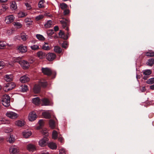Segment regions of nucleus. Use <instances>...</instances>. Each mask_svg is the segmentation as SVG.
<instances>
[{
    "label": "nucleus",
    "mask_w": 154,
    "mask_h": 154,
    "mask_svg": "<svg viewBox=\"0 0 154 154\" xmlns=\"http://www.w3.org/2000/svg\"><path fill=\"white\" fill-rule=\"evenodd\" d=\"M42 105L44 106H48L50 104L49 100L46 98H44L42 100Z\"/></svg>",
    "instance_id": "nucleus-23"
},
{
    "label": "nucleus",
    "mask_w": 154,
    "mask_h": 154,
    "mask_svg": "<svg viewBox=\"0 0 154 154\" xmlns=\"http://www.w3.org/2000/svg\"><path fill=\"white\" fill-rule=\"evenodd\" d=\"M34 61V59L32 57H30L29 59V63H32Z\"/></svg>",
    "instance_id": "nucleus-54"
},
{
    "label": "nucleus",
    "mask_w": 154,
    "mask_h": 154,
    "mask_svg": "<svg viewBox=\"0 0 154 154\" xmlns=\"http://www.w3.org/2000/svg\"><path fill=\"white\" fill-rule=\"evenodd\" d=\"M25 5L26 6L27 9L28 10L30 9L31 8V5L29 4L28 3H25Z\"/></svg>",
    "instance_id": "nucleus-55"
},
{
    "label": "nucleus",
    "mask_w": 154,
    "mask_h": 154,
    "mask_svg": "<svg viewBox=\"0 0 154 154\" xmlns=\"http://www.w3.org/2000/svg\"><path fill=\"white\" fill-rule=\"evenodd\" d=\"M59 35L60 37L63 38L64 39H66L68 38V36H65L64 33L62 30H60Z\"/></svg>",
    "instance_id": "nucleus-27"
},
{
    "label": "nucleus",
    "mask_w": 154,
    "mask_h": 154,
    "mask_svg": "<svg viewBox=\"0 0 154 154\" xmlns=\"http://www.w3.org/2000/svg\"><path fill=\"white\" fill-rule=\"evenodd\" d=\"M13 76L12 75H6L4 77L5 80L7 82L12 80Z\"/></svg>",
    "instance_id": "nucleus-15"
},
{
    "label": "nucleus",
    "mask_w": 154,
    "mask_h": 154,
    "mask_svg": "<svg viewBox=\"0 0 154 154\" xmlns=\"http://www.w3.org/2000/svg\"><path fill=\"white\" fill-rule=\"evenodd\" d=\"M52 21L51 20H49L44 25V26L46 28H49L52 26Z\"/></svg>",
    "instance_id": "nucleus-26"
},
{
    "label": "nucleus",
    "mask_w": 154,
    "mask_h": 154,
    "mask_svg": "<svg viewBox=\"0 0 154 154\" xmlns=\"http://www.w3.org/2000/svg\"><path fill=\"white\" fill-rule=\"evenodd\" d=\"M29 80V78L26 75H24L20 78V81L22 83H24L27 82Z\"/></svg>",
    "instance_id": "nucleus-13"
},
{
    "label": "nucleus",
    "mask_w": 154,
    "mask_h": 154,
    "mask_svg": "<svg viewBox=\"0 0 154 154\" xmlns=\"http://www.w3.org/2000/svg\"><path fill=\"white\" fill-rule=\"evenodd\" d=\"M143 74L146 75H148L152 73V71L150 69L144 70L143 71Z\"/></svg>",
    "instance_id": "nucleus-32"
},
{
    "label": "nucleus",
    "mask_w": 154,
    "mask_h": 154,
    "mask_svg": "<svg viewBox=\"0 0 154 154\" xmlns=\"http://www.w3.org/2000/svg\"><path fill=\"white\" fill-rule=\"evenodd\" d=\"M31 19L27 18L25 19L24 21L26 23L30 22H31Z\"/></svg>",
    "instance_id": "nucleus-57"
},
{
    "label": "nucleus",
    "mask_w": 154,
    "mask_h": 154,
    "mask_svg": "<svg viewBox=\"0 0 154 154\" xmlns=\"http://www.w3.org/2000/svg\"><path fill=\"white\" fill-rule=\"evenodd\" d=\"M15 84L13 82L8 83L5 85L3 87V90L5 92H7L12 90L15 87Z\"/></svg>",
    "instance_id": "nucleus-3"
},
{
    "label": "nucleus",
    "mask_w": 154,
    "mask_h": 154,
    "mask_svg": "<svg viewBox=\"0 0 154 154\" xmlns=\"http://www.w3.org/2000/svg\"><path fill=\"white\" fill-rule=\"evenodd\" d=\"M146 55L149 57H153L154 56V52L149 51L146 53Z\"/></svg>",
    "instance_id": "nucleus-33"
},
{
    "label": "nucleus",
    "mask_w": 154,
    "mask_h": 154,
    "mask_svg": "<svg viewBox=\"0 0 154 154\" xmlns=\"http://www.w3.org/2000/svg\"><path fill=\"white\" fill-rule=\"evenodd\" d=\"M14 17L12 15H10L6 17L5 21L7 23H10L14 21Z\"/></svg>",
    "instance_id": "nucleus-12"
},
{
    "label": "nucleus",
    "mask_w": 154,
    "mask_h": 154,
    "mask_svg": "<svg viewBox=\"0 0 154 154\" xmlns=\"http://www.w3.org/2000/svg\"><path fill=\"white\" fill-rule=\"evenodd\" d=\"M6 116L12 119H16L18 117V114L12 111H8L6 113Z\"/></svg>",
    "instance_id": "nucleus-4"
},
{
    "label": "nucleus",
    "mask_w": 154,
    "mask_h": 154,
    "mask_svg": "<svg viewBox=\"0 0 154 154\" xmlns=\"http://www.w3.org/2000/svg\"><path fill=\"white\" fill-rule=\"evenodd\" d=\"M154 64V59L150 58L146 62V64L149 66H152Z\"/></svg>",
    "instance_id": "nucleus-25"
},
{
    "label": "nucleus",
    "mask_w": 154,
    "mask_h": 154,
    "mask_svg": "<svg viewBox=\"0 0 154 154\" xmlns=\"http://www.w3.org/2000/svg\"><path fill=\"white\" fill-rule=\"evenodd\" d=\"M48 43L45 42V44L42 46V48L45 50H49L50 49V47L48 45Z\"/></svg>",
    "instance_id": "nucleus-35"
},
{
    "label": "nucleus",
    "mask_w": 154,
    "mask_h": 154,
    "mask_svg": "<svg viewBox=\"0 0 154 154\" xmlns=\"http://www.w3.org/2000/svg\"><path fill=\"white\" fill-rule=\"evenodd\" d=\"M20 64L24 69H27L29 66V62L23 60L20 62Z\"/></svg>",
    "instance_id": "nucleus-8"
},
{
    "label": "nucleus",
    "mask_w": 154,
    "mask_h": 154,
    "mask_svg": "<svg viewBox=\"0 0 154 154\" xmlns=\"http://www.w3.org/2000/svg\"><path fill=\"white\" fill-rule=\"evenodd\" d=\"M19 52L22 53H24L26 52L27 51V48L26 47L21 45L18 47L17 48Z\"/></svg>",
    "instance_id": "nucleus-10"
},
{
    "label": "nucleus",
    "mask_w": 154,
    "mask_h": 154,
    "mask_svg": "<svg viewBox=\"0 0 154 154\" xmlns=\"http://www.w3.org/2000/svg\"><path fill=\"white\" fill-rule=\"evenodd\" d=\"M42 115L45 119H50L51 117V115L50 113L47 112H43Z\"/></svg>",
    "instance_id": "nucleus-30"
},
{
    "label": "nucleus",
    "mask_w": 154,
    "mask_h": 154,
    "mask_svg": "<svg viewBox=\"0 0 154 154\" xmlns=\"http://www.w3.org/2000/svg\"><path fill=\"white\" fill-rule=\"evenodd\" d=\"M58 140L59 141H60L61 142H63V139L62 137H59L58 139Z\"/></svg>",
    "instance_id": "nucleus-63"
},
{
    "label": "nucleus",
    "mask_w": 154,
    "mask_h": 154,
    "mask_svg": "<svg viewBox=\"0 0 154 154\" xmlns=\"http://www.w3.org/2000/svg\"><path fill=\"white\" fill-rule=\"evenodd\" d=\"M150 88L152 90H154V84L150 86Z\"/></svg>",
    "instance_id": "nucleus-62"
},
{
    "label": "nucleus",
    "mask_w": 154,
    "mask_h": 154,
    "mask_svg": "<svg viewBox=\"0 0 154 154\" xmlns=\"http://www.w3.org/2000/svg\"><path fill=\"white\" fill-rule=\"evenodd\" d=\"M27 149L30 151L33 152L36 149L35 146L32 144H29L27 146Z\"/></svg>",
    "instance_id": "nucleus-14"
},
{
    "label": "nucleus",
    "mask_w": 154,
    "mask_h": 154,
    "mask_svg": "<svg viewBox=\"0 0 154 154\" xmlns=\"http://www.w3.org/2000/svg\"><path fill=\"white\" fill-rule=\"evenodd\" d=\"M37 38L40 41H44L45 40V38L42 35L37 34L36 35Z\"/></svg>",
    "instance_id": "nucleus-34"
},
{
    "label": "nucleus",
    "mask_w": 154,
    "mask_h": 154,
    "mask_svg": "<svg viewBox=\"0 0 154 154\" xmlns=\"http://www.w3.org/2000/svg\"><path fill=\"white\" fill-rule=\"evenodd\" d=\"M12 131V129L10 128H6L4 131L6 133H9Z\"/></svg>",
    "instance_id": "nucleus-47"
},
{
    "label": "nucleus",
    "mask_w": 154,
    "mask_h": 154,
    "mask_svg": "<svg viewBox=\"0 0 154 154\" xmlns=\"http://www.w3.org/2000/svg\"><path fill=\"white\" fill-rule=\"evenodd\" d=\"M38 85L40 86V88L42 87L43 88H45L47 86L48 83L47 82L43 81L39 82Z\"/></svg>",
    "instance_id": "nucleus-17"
},
{
    "label": "nucleus",
    "mask_w": 154,
    "mask_h": 154,
    "mask_svg": "<svg viewBox=\"0 0 154 154\" xmlns=\"http://www.w3.org/2000/svg\"><path fill=\"white\" fill-rule=\"evenodd\" d=\"M4 140V138L3 137H0V142H2Z\"/></svg>",
    "instance_id": "nucleus-64"
},
{
    "label": "nucleus",
    "mask_w": 154,
    "mask_h": 154,
    "mask_svg": "<svg viewBox=\"0 0 154 154\" xmlns=\"http://www.w3.org/2000/svg\"><path fill=\"white\" fill-rule=\"evenodd\" d=\"M10 152L11 154H18L19 150L16 147L12 146L10 149Z\"/></svg>",
    "instance_id": "nucleus-11"
},
{
    "label": "nucleus",
    "mask_w": 154,
    "mask_h": 154,
    "mask_svg": "<svg viewBox=\"0 0 154 154\" xmlns=\"http://www.w3.org/2000/svg\"><path fill=\"white\" fill-rule=\"evenodd\" d=\"M28 90V87L24 85L21 88V91L23 92H26Z\"/></svg>",
    "instance_id": "nucleus-43"
},
{
    "label": "nucleus",
    "mask_w": 154,
    "mask_h": 154,
    "mask_svg": "<svg viewBox=\"0 0 154 154\" xmlns=\"http://www.w3.org/2000/svg\"><path fill=\"white\" fill-rule=\"evenodd\" d=\"M2 8L1 9V10L3 11H5L8 8V7L5 5H2Z\"/></svg>",
    "instance_id": "nucleus-51"
},
{
    "label": "nucleus",
    "mask_w": 154,
    "mask_h": 154,
    "mask_svg": "<svg viewBox=\"0 0 154 154\" xmlns=\"http://www.w3.org/2000/svg\"><path fill=\"white\" fill-rule=\"evenodd\" d=\"M56 57V55L54 53H49L46 55V59L50 61H53Z\"/></svg>",
    "instance_id": "nucleus-5"
},
{
    "label": "nucleus",
    "mask_w": 154,
    "mask_h": 154,
    "mask_svg": "<svg viewBox=\"0 0 154 154\" xmlns=\"http://www.w3.org/2000/svg\"><path fill=\"white\" fill-rule=\"evenodd\" d=\"M22 59H21L20 57H17L15 58L14 59V61L15 62H18L20 64V62L21 61Z\"/></svg>",
    "instance_id": "nucleus-42"
},
{
    "label": "nucleus",
    "mask_w": 154,
    "mask_h": 154,
    "mask_svg": "<svg viewBox=\"0 0 154 154\" xmlns=\"http://www.w3.org/2000/svg\"><path fill=\"white\" fill-rule=\"evenodd\" d=\"M54 51L56 53L60 54L62 52V49L59 46H55L54 47Z\"/></svg>",
    "instance_id": "nucleus-31"
},
{
    "label": "nucleus",
    "mask_w": 154,
    "mask_h": 154,
    "mask_svg": "<svg viewBox=\"0 0 154 154\" xmlns=\"http://www.w3.org/2000/svg\"><path fill=\"white\" fill-rule=\"evenodd\" d=\"M60 6L61 9L63 10L66 8L67 7V5L65 3L60 4Z\"/></svg>",
    "instance_id": "nucleus-41"
},
{
    "label": "nucleus",
    "mask_w": 154,
    "mask_h": 154,
    "mask_svg": "<svg viewBox=\"0 0 154 154\" xmlns=\"http://www.w3.org/2000/svg\"><path fill=\"white\" fill-rule=\"evenodd\" d=\"M41 88L38 85H35L33 88V91L35 93H39L40 90Z\"/></svg>",
    "instance_id": "nucleus-19"
},
{
    "label": "nucleus",
    "mask_w": 154,
    "mask_h": 154,
    "mask_svg": "<svg viewBox=\"0 0 154 154\" xmlns=\"http://www.w3.org/2000/svg\"><path fill=\"white\" fill-rule=\"evenodd\" d=\"M30 48L32 50H37L39 49V46L37 45H34L30 46Z\"/></svg>",
    "instance_id": "nucleus-40"
},
{
    "label": "nucleus",
    "mask_w": 154,
    "mask_h": 154,
    "mask_svg": "<svg viewBox=\"0 0 154 154\" xmlns=\"http://www.w3.org/2000/svg\"><path fill=\"white\" fill-rule=\"evenodd\" d=\"M23 136L25 138H27L31 135V132L30 131H26L23 132Z\"/></svg>",
    "instance_id": "nucleus-21"
},
{
    "label": "nucleus",
    "mask_w": 154,
    "mask_h": 154,
    "mask_svg": "<svg viewBox=\"0 0 154 154\" xmlns=\"http://www.w3.org/2000/svg\"><path fill=\"white\" fill-rule=\"evenodd\" d=\"M69 10H65L63 11L64 14V15H66L69 13Z\"/></svg>",
    "instance_id": "nucleus-58"
},
{
    "label": "nucleus",
    "mask_w": 154,
    "mask_h": 154,
    "mask_svg": "<svg viewBox=\"0 0 154 154\" xmlns=\"http://www.w3.org/2000/svg\"><path fill=\"white\" fill-rule=\"evenodd\" d=\"M57 132L55 130L53 131L52 132V138L53 139H56L57 138Z\"/></svg>",
    "instance_id": "nucleus-38"
},
{
    "label": "nucleus",
    "mask_w": 154,
    "mask_h": 154,
    "mask_svg": "<svg viewBox=\"0 0 154 154\" xmlns=\"http://www.w3.org/2000/svg\"><path fill=\"white\" fill-rule=\"evenodd\" d=\"M32 103L35 105L40 104V99L38 97H35L32 99Z\"/></svg>",
    "instance_id": "nucleus-20"
},
{
    "label": "nucleus",
    "mask_w": 154,
    "mask_h": 154,
    "mask_svg": "<svg viewBox=\"0 0 154 154\" xmlns=\"http://www.w3.org/2000/svg\"><path fill=\"white\" fill-rule=\"evenodd\" d=\"M67 44L66 42H63L62 44V46L63 48H67Z\"/></svg>",
    "instance_id": "nucleus-59"
},
{
    "label": "nucleus",
    "mask_w": 154,
    "mask_h": 154,
    "mask_svg": "<svg viewBox=\"0 0 154 154\" xmlns=\"http://www.w3.org/2000/svg\"><path fill=\"white\" fill-rule=\"evenodd\" d=\"M42 133L45 136H47L48 135V133L46 130H42L41 131Z\"/></svg>",
    "instance_id": "nucleus-48"
},
{
    "label": "nucleus",
    "mask_w": 154,
    "mask_h": 154,
    "mask_svg": "<svg viewBox=\"0 0 154 154\" xmlns=\"http://www.w3.org/2000/svg\"><path fill=\"white\" fill-rule=\"evenodd\" d=\"M4 64V63L3 61H0V69H1L3 68Z\"/></svg>",
    "instance_id": "nucleus-52"
},
{
    "label": "nucleus",
    "mask_w": 154,
    "mask_h": 154,
    "mask_svg": "<svg viewBox=\"0 0 154 154\" xmlns=\"http://www.w3.org/2000/svg\"><path fill=\"white\" fill-rule=\"evenodd\" d=\"M20 37L21 39L24 41H26L28 38V36L24 33H21Z\"/></svg>",
    "instance_id": "nucleus-28"
},
{
    "label": "nucleus",
    "mask_w": 154,
    "mask_h": 154,
    "mask_svg": "<svg viewBox=\"0 0 154 154\" xmlns=\"http://www.w3.org/2000/svg\"><path fill=\"white\" fill-rule=\"evenodd\" d=\"M54 29L55 31H57L59 30V27L57 26H56L54 27Z\"/></svg>",
    "instance_id": "nucleus-60"
},
{
    "label": "nucleus",
    "mask_w": 154,
    "mask_h": 154,
    "mask_svg": "<svg viewBox=\"0 0 154 154\" xmlns=\"http://www.w3.org/2000/svg\"><path fill=\"white\" fill-rule=\"evenodd\" d=\"M6 45V44L5 42L0 41V48H3Z\"/></svg>",
    "instance_id": "nucleus-44"
},
{
    "label": "nucleus",
    "mask_w": 154,
    "mask_h": 154,
    "mask_svg": "<svg viewBox=\"0 0 154 154\" xmlns=\"http://www.w3.org/2000/svg\"><path fill=\"white\" fill-rule=\"evenodd\" d=\"M48 140V138L46 137H44L39 141V145L41 147H43L47 144V142Z\"/></svg>",
    "instance_id": "nucleus-7"
},
{
    "label": "nucleus",
    "mask_w": 154,
    "mask_h": 154,
    "mask_svg": "<svg viewBox=\"0 0 154 154\" xmlns=\"http://www.w3.org/2000/svg\"><path fill=\"white\" fill-rule=\"evenodd\" d=\"M66 151L63 149H62L60 150L59 151V154H65Z\"/></svg>",
    "instance_id": "nucleus-53"
},
{
    "label": "nucleus",
    "mask_w": 154,
    "mask_h": 154,
    "mask_svg": "<svg viewBox=\"0 0 154 154\" xmlns=\"http://www.w3.org/2000/svg\"><path fill=\"white\" fill-rule=\"evenodd\" d=\"M37 56L40 59H42L45 56V54L41 51H39L37 53Z\"/></svg>",
    "instance_id": "nucleus-18"
},
{
    "label": "nucleus",
    "mask_w": 154,
    "mask_h": 154,
    "mask_svg": "<svg viewBox=\"0 0 154 154\" xmlns=\"http://www.w3.org/2000/svg\"><path fill=\"white\" fill-rule=\"evenodd\" d=\"M141 91L142 92H144L146 91V88L144 87H143L141 89Z\"/></svg>",
    "instance_id": "nucleus-61"
},
{
    "label": "nucleus",
    "mask_w": 154,
    "mask_h": 154,
    "mask_svg": "<svg viewBox=\"0 0 154 154\" xmlns=\"http://www.w3.org/2000/svg\"><path fill=\"white\" fill-rule=\"evenodd\" d=\"M15 125L19 127H22L25 125V122L24 121L17 120L15 122Z\"/></svg>",
    "instance_id": "nucleus-22"
},
{
    "label": "nucleus",
    "mask_w": 154,
    "mask_h": 154,
    "mask_svg": "<svg viewBox=\"0 0 154 154\" xmlns=\"http://www.w3.org/2000/svg\"><path fill=\"white\" fill-rule=\"evenodd\" d=\"M26 14L25 13L22 12L21 13H20L19 14V16L20 17H24L25 15H26Z\"/></svg>",
    "instance_id": "nucleus-56"
},
{
    "label": "nucleus",
    "mask_w": 154,
    "mask_h": 154,
    "mask_svg": "<svg viewBox=\"0 0 154 154\" xmlns=\"http://www.w3.org/2000/svg\"><path fill=\"white\" fill-rule=\"evenodd\" d=\"M7 141L9 142V143H11L14 141L15 138L13 137V135H8V138H7Z\"/></svg>",
    "instance_id": "nucleus-24"
},
{
    "label": "nucleus",
    "mask_w": 154,
    "mask_h": 154,
    "mask_svg": "<svg viewBox=\"0 0 154 154\" xmlns=\"http://www.w3.org/2000/svg\"><path fill=\"white\" fill-rule=\"evenodd\" d=\"M45 2L44 0H41L38 4V7L39 8H42L44 7L43 3Z\"/></svg>",
    "instance_id": "nucleus-37"
},
{
    "label": "nucleus",
    "mask_w": 154,
    "mask_h": 154,
    "mask_svg": "<svg viewBox=\"0 0 154 154\" xmlns=\"http://www.w3.org/2000/svg\"><path fill=\"white\" fill-rule=\"evenodd\" d=\"M37 115L34 112H32L29 113L28 116V119L29 121H33L36 119Z\"/></svg>",
    "instance_id": "nucleus-6"
},
{
    "label": "nucleus",
    "mask_w": 154,
    "mask_h": 154,
    "mask_svg": "<svg viewBox=\"0 0 154 154\" xmlns=\"http://www.w3.org/2000/svg\"><path fill=\"white\" fill-rule=\"evenodd\" d=\"M2 104L5 107H7L10 105V97L7 95H3L2 97Z\"/></svg>",
    "instance_id": "nucleus-1"
},
{
    "label": "nucleus",
    "mask_w": 154,
    "mask_h": 154,
    "mask_svg": "<svg viewBox=\"0 0 154 154\" xmlns=\"http://www.w3.org/2000/svg\"><path fill=\"white\" fill-rule=\"evenodd\" d=\"M147 83L149 84H152L154 83V78H152L149 79L146 82Z\"/></svg>",
    "instance_id": "nucleus-39"
},
{
    "label": "nucleus",
    "mask_w": 154,
    "mask_h": 154,
    "mask_svg": "<svg viewBox=\"0 0 154 154\" xmlns=\"http://www.w3.org/2000/svg\"><path fill=\"white\" fill-rule=\"evenodd\" d=\"M48 35H52L54 33V31L53 30H49L47 31Z\"/></svg>",
    "instance_id": "nucleus-49"
},
{
    "label": "nucleus",
    "mask_w": 154,
    "mask_h": 154,
    "mask_svg": "<svg viewBox=\"0 0 154 154\" xmlns=\"http://www.w3.org/2000/svg\"><path fill=\"white\" fill-rule=\"evenodd\" d=\"M42 71L44 74L48 76L50 75L52 73V72L51 69L47 68H42Z\"/></svg>",
    "instance_id": "nucleus-9"
},
{
    "label": "nucleus",
    "mask_w": 154,
    "mask_h": 154,
    "mask_svg": "<svg viewBox=\"0 0 154 154\" xmlns=\"http://www.w3.org/2000/svg\"><path fill=\"white\" fill-rule=\"evenodd\" d=\"M49 125L50 127L52 129H54L55 126V122L52 119H50L49 121Z\"/></svg>",
    "instance_id": "nucleus-29"
},
{
    "label": "nucleus",
    "mask_w": 154,
    "mask_h": 154,
    "mask_svg": "<svg viewBox=\"0 0 154 154\" xmlns=\"http://www.w3.org/2000/svg\"><path fill=\"white\" fill-rule=\"evenodd\" d=\"M48 146L52 149H56L57 148V146L55 143L53 142L49 143L48 144Z\"/></svg>",
    "instance_id": "nucleus-16"
},
{
    "label": "nucleus",
    "mask_w": 154,
    "mask_h": 154,
    "mask_svg": "<svg viewBox=\"0 0 154 154\" xmlns=\"http://www.w3.org/2000/svg\"><path fill=\"white\" fill-rule=\"evenodd\" d=\"M60 21L63 28L67 31H68L69 30V26L70 23L69 20L66 19L62 18Z\"/></svg>",
    "instance_id": "nucleus-2"
},
{
    "label": "nucleus",
    "mask_w": 154,
    "mask_h": 154,
    "mask_svg": "<svg viewBox=\"0 0 154 154\" xmlns=\"http://www.w3.org/2000/svg\"><path fill=\"white\" fill-rule=\"evenodd\" d=\"M10 8L12 10H15L17 8V6L15 2H12L10 5Z\"/></svg>",
    "instance_id": "nucleus-36"
},
{
    "label": "nucleus",
    "mask_w": 154,
    "mask_h": 154,
    "mask_svg": "<svg viewBox=\"0 0 154 154\" xmlns=\"http://www.w3.org/2000/svg\"><path fill=\"white\" fill-rule=\"evenodd\" d=\"M14 25L16 26L17 28H20L22 26V25L19 22H15L14 23Z\"/></svg>",
    "instance_id": "nucleus-46"
},
{
    "label": "nucleus",
    "mask_w": 154,
    "mask_h": 154,
    "mask_svg": "<svg viewBox=\"0 0 154 154\" xmlns=\"http://www.w3.org/2000/svg\"><path fill=\"white\" fill-rule=\"evenodd\" d=\"M44 17V16L42 15H40L35 17V19L36 20H40Z\"/></svg>",
    "instance_id": "nucleus-45"
},
{
    "label": "nucleus",
    "mask_w": 154,
    "mask_h": 154,
    "mask_svg": "<svg viewBox=\"0 0 154 154\" xmlns=\"http://www.w3.org/2000/svg\"><path fill=\"white\" fill-rule=\"evenodd\" d=\"M44 122V120L43 119L40 120L38 123L40 127H42L43 125Z\"/></svg>",
    "instance_id": "nucleus-50"
}]
</instances>
